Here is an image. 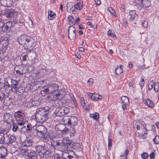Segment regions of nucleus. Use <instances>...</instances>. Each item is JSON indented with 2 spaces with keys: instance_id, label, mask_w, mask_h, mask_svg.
<instances>
[{
  "instance_id": "1",
  "label": "nucleus",
  "mask_w": 159,
  "mask_h": 159,
  "mask_svg": "<svg viewBox=\"0 0 159 159\" xmlns=\"http://www.w3.org/2000/svg\"><path fill=\"white\" fill-rule=\"evenodd\" d=\"M62 148L64 150L62 153L63 158L65 159H76L75 155L73 151L74 145L71 141L66 138H64L61 142Z\"/></svg>"
},
{
  "instance_id": "2",
  "label": "nucleus",
  "mask_w": 159,
  "mask_h": 159,
  "mask_svg": "<svg viewBox=\"0 0 159 159\" xmlns=\"http://www.w3.org/2000/svg\"><path fill=\"white\" fill-rule=\"evenodd\" d=\"M48 113V107L39 108L37 110L35 113V117L37 121L43 123L46 120V116Z\"/></svg>"
},
{
  "instance_id": "3",
  "label": "nucleus",
  "mask_w": 159,
  "mask_h": 159,
  "mask_svg": "<svg viewBox=\"0 0 159 159\" xmlns=\"http://www.w3.org/2000/svg\"><path fill=\"white\" fill-rule=\"evenodd\" d=\"M35 148L37 152L41 157H42L44 155H48L51 152L50 149L47 148L45 145H37L35 146Z\"/></svg>"
},
{
  "instance_id": "4",
  "label": "nucleus",
  "mask_w": 159,
  "mask_h": 159,
  "mask_svg": "<svg viewBox=\"0 0 159 159\" xmlns=\"http://www.w3.org/2000/svg\"><path fill=\"white\" fill-rule=\"evenodd\" d=\"M53 96H48L50 101H54L55 100H60L62 99L66 94V92L64 89H61L60 90H57L55 93H53Z\"/></svg>"
},
{
  "instance_id": "5",
  "label": "nucleus",
  "mask_w": 159,
  "mask_h": 159,
  "mask_svg": "<svg viewBox=\"0 0 159 159\" xmlns=\"http://www.w3.org/2000/svg\"><path fill=\"white\" fill-rule=\"evenodd\" d=\"M34 129L37 131L38 135L40 138H45L47 129L45 127L42 125H36L34 127Z\"/></svg>"
},
{
  "instance_id": "6",
  "label": "nucleus",
  "mask_w": 159,
  "mask_h": 159,
  "mask_svg": "<svg viewBox=\"0 0 159 159\" xmlns=\"http://www.w3.org/2000/svg\"><path fill=\"white\" fill-rule=\"evenodd\" d=\"M36 44L35 41L32 38L25 44L24 45L23 47L25 49L27 50L26 53H30L33 51Z\"/></svg>"
},
{
  "instance_id": "7",
  "label": "nucleus",
  "mask_w": 159,
  "mask_h": 159,
  "mask_svg": "<svg viewBox=\"0 0 159 159\" xmlns=\"http://www.w3.org/2000/svg\"><path fill=\"white\" fill-rule=\"evenodd\" d=\"M69 111V108L67 107H58L56 108L54 112V114L57 116H62L68 113Z\"/></svg>"
},
{
  "instance_id": "8",
  "label": "nucleus",
  "mask_w": 159,
  "mask_h": 159,
  "mask_svg": "<svg viewBox=\"0 0 159 159\" xmlns=\"http://www.w3.org/2000/svg\"><path fill=\"white\" fill-rule=\"evenodd\" d=\"M32 38L25 34H23L17 37V41L20 44L24 46V45L27 43Z\"/></svg>"
},
{
  "instance_id": "9",
  "label": "nucleus",
  "mask_w": 159,
  "mask_h": 159,
  "mask_svg": "<svg viewBox=\"0 0 159 159\" xmlns=\"http://www.w3.org/2000/svg\"><path fill=\"white\" fill-rule=\"evenodd\" d=\"M129 21L132 24H136L138 19V16L134 10L130 11L129 12V15L128 16Z\"/></svg>"
},
{
  "instance_id": "10",
  "label": "nucleus",
  "mask_w": 159,
  "mask_h": 159,
  "mask_svg": "<svg viewBox=\"0 0 159 159\" xmlns=\"http://www.w3.org/2000/svg\"><path fill=\"white\" fill-rule=\"evenodd\" d=\"M4 15L7 18H14L18 14V12L15 9H7L4 11Z\"/></svg>"
},
{
  "instance_id": "11",
  "label": "nucleus",
  "mask_w": 159,
  "mask_h": 159,
  "mask_svg": "<svg viewBox=\"0 0 159 159\" xmlns=\"http://www.w3.org/2000/svg\"><path fill=\"white\" fill-rule=\"evenodd\" d=\"M12 27L13 26L11 24V20L8 21L0 27V30L1 29L2 31L6 32L7 31L10 30Z\"/></svg>"
},
{
  "instance_id": "12",
  "label": "nucleus",
  "mask_w": 159,
  "mask_h": 159,
  "mask_svg": "<svg viewBox=\"0 0 159 159\" xmlns=\"http://www.w3.org/2000/svg\"><path fill=\"white\" fill-rule=\"evenodd\" d=\"M14 115L9 113H5L3 115L4 120L6 122L10 124L11 122H13Z\"/></svg>"
},
{
  "instance_id": "13",
  "label": "nucleus",
  "mask_w": 159,
  "mask_h": 159,
  "mask_svg": "<svg viewBox=\"0 0 159 159\" xmlns=\"http://www.w3.org/2000/svg\"><path fill=\"white\" fill-rule=\"evenodd\" d=\"M58 86L55 83H52L49 84L47 88V90L48 91L49 93H55L58 89Z\"/></svg>"
},
{
  "instance_id": "14",
  "label": "nucleus",
  "mask_w": 159,
  "mask_h": 159,
  "mask_svg": "<svg viewBox=\"0 0 159 159\" xmlns=\"http://www.w3.org/2000/svg\"><path fill=\"white\" fill-rule=\"evenodd\" d=\"M24 115L22 111H18L15 113L14 117L16 120L17 122L24 121Z\"/></svg>"
},
{
  "instance_id": "15",
  "label": "nucleus",
  "mask_w": 159,
  "mask_h": 159,
  "mask_svg": "<svg viewBox=\"0 0 159 159\" xmlns=\"http://www.w3.org/2000/svg\"><path fill=\"white\" fill-rule=\"evenodd\" d=\"M6 39L2 40L0 43V50L2 52H5L8 45V39L7 38Z\"/></svg>"
},
{
  "instance_id": "16",
  "label": "nucleus",
  "mask_w": 159,
  "mask_h": 159,
  "mask_svg": "<svg viewBox=\"0 0 159 159\" xmlns=\"http://www.w3.org/2000/svg\"><path fill=\"white\" fill-rule=\"evenodd\" d=\"M24 20L23 17L20 16L19 17L16 16L12 21L11 20V24L13 27L18 24H22L24 23Z\"/></svg>"
},
{
  "instance_id": "17",
  "label": "nucleus",
  "mask_w": 159,
  "mask_h": 159,
  "mask_svg": "<svg viewBox=\"0 0 159 159\" xmlns=\"http://www.w3.org/2000/svg\"><path fill=\"white\" fill-rule=\"evenodd\" d=\"M11 85H10V87H9L10 89L9 90H11L13 92V89H14V90H15L18 87L19 81L18 80H16L12 79H11Z\"/></svg>"
},
{
  "instance_id": "18",
  "label": "nucleus",
  "mask_w": 159,
  "mask_h": 159,
  "mask_svg": "<svg viewBox=\"0 0 159 159\" xmlns=\"http://www.w3.org/2000/svg\"><path fill=\"white\" fill-rule=\"evenodd\" d=\"M87 95L89 96L90 98L93 100L97 101L101 99L102 98L101 95L96 93H88Z\"/></svg>"
},
{
  "instance_id": "19",
  "label": "nucleus",
  "mask_w": 159,
  "mask_h": 159,
  "mask_svg": "<svg viewBox=\"0 0 159 159\" xmlns=\"http://www.w3.org/2000/svg\"><path fill=\"white\" fill-rule=\"evenodd\" d=\"M24 152L26 153L27 152L28 154L26 159H37V155L35 152H30L29 153L28 151L26 149H25Z\"/></svg>"
},
{
  "instance_id": "20",
  "label": "nucleus",
  "mask_w": 159,
  "mask_h": 159,
  "mask_svg": "<svg viewBox=\"0 0 159 159\" xmlns=\"http://www.w3.org/2000/svg\"><path fill=\"white\" fill-rule=\"evenodd\" d=\"M16 139L15 136L14 135L8 136L7 137V143L8 145L11 144L12 143L15 142Z\"/></svg>"
},
{
  "instance_id": "21",
  "label": "nucleus",
  "mask_w": 159,
  "mask_h": 159,
  "mask_svg": "<svg viewBox=\"0 0 159 159\" xmlns=\"http://www.w3.org/2000/svg\"><path fill=\"white\" fill-rule=\"evenodd\" d=\"M78 120L75 116H70V125L72 126L76 125L78 122Z\"/></svg>"
},
{
  "instance_id": "22",
  "label": "nucleus",
  "mask_w": 159,
  "mask_h": 159,
  "mask_svg": "<svg viewBox=\"0 0 159 159\" xmlns=\"http://www.w3.org/2000/svg\"><path fill=\"white\" fill-rule=\"evenodd\" d=\"M10 87V84H9L7 81L0 83V89L5 88L6 90V89H9Z\"/></svg>"
},
{
  "instance_id": "23",
  "label": "nucleus",
  "mask_w": 159,
  "mask_h": 159,
  "mask_svg": "<svg viewBox=\"0 0 159 159\" xmlns=\"http://www.w3.org/2000/svg\"><path fill=\"white\" fill-rule=\"evenodd\" d=\"M24 88L22 87H18L17 88V89H16L13 92L17 94H18L19 95H21L24 93Z\"/></svg>"
},
{
  "instance_id": "24",
  "label": "nucleus",
  "mask_w": 159,
  "mask_h": 159,
  "mask_svg": "<svg viewBox=\"0 0 159 159\" xmlns=\"http://www.w3.org/2000/svg\"><path fill=\"white\" fill-rule=\"evenodd\" d=\"M141 3L143 7L146 8L148 7L151 5L150 0H143Z\"/></svg>"
},
{
  "instance_id": "25",
  "label": "nucleus",
  "mask_w": 159,
  "mask_h": 159,
  "mask_svg": "<svg viewBox=\"0 0 159 159\" xmlns=\"http://www.w3.org/2000/svg\"><path fill=\"white\" fill-rule=\"evenodd\" d=\"M28 105L27 106L28 107H33L34 106H36L35 104L38 105L40 104V102L37 101H32L30 100L29 102H28Z\"/></svg>"
},
{
  "instance_id": "26",
  "label": "nucleus",
  "mask_w": 159,
  "mask_h": 159,
  "mask_svg": "<svg viewBox=\"0 0 159 159\" xmlns=\"http://www.w3.org/2000/svg\"><path fill=\"white\" fill-rule=\"evenodd\" d=\"M33 141L31 139H26L25 142L24 144H23V147H31Z\"/></svg>"
},
{
  "instance_id": "27",
  "label": "nucleus",
  "mask_w": 159,
  "mask_h": 159,
  "mask_svg": "<svg viewBox=\"0 0 159 159\" xmlns=\"http://www.w3.org/2000/svg\"><path fill=\"white\" fill-rule=\"evenodd\" d=\"M121 103L126 105H128L129 103V99L126 96H123L121 97Z\"/></svg>"
},
{
  "instance_id": "28",
  "label": "nucleus",
  "mask_w": 159,
  "mask_h": 159,
  "mask_svg": "<svg viewBox=\"0 0 159 159\" xmlns=\"http://www.w3.org/2000/svg\"><path fill=\"white\" fill-rule=\"evenodd\" d=\"M146 105L150 107H152L154 106V104L153 101L149 99H147L145 102Z\"/></svg>"
},
{
  "instance_id": "29",
  "label": "nucleus",
  "mask_w": 159,
  "mask_h": 159,
  "mask_svg": "<svg viewBox=\"0 0 159 159\" xmlns=\"http://www.w3.org/2000/svg\"><path fill=\"white\" fill-rule=\"evenodd\" d=\"M48 13V18L50 20H52L56 16V14L52 11H49Z\"/></svg>"
},
{
  "instance_id": "30",
  "label": "nucleus",
  "mask_w": 159,
  "mask_h": 159,
  "mask_svg": "<svg viewBox=\"0 0 159 159\" xmlns=\"http://www.w3.org/2000/svg\"><path fill=\"white\" fill-rule=\"evenodd\" d=\"M122 66L120 65L119 67L117 66L115 69V72L116 75H119L121 73H122L123 70L122 68Z\"/></svg>"
},
{
  "instance_id": "31",
  "label": "nucleus",
  "mask_w": 159,
  "mask_h": 159,
  "mask_svg": "<svg viewBox=\"0 0 159 159\" xmlns=\"http://www.w3.org/2000/svg\"><path fill=\"white\" fill-rule=\"evenodd\" d=\"M99 113L98 112H95L93 114H91L89 115V117L92 118L93 119L97 120L99 118Z\"/></svg>"
},
{
  "instance_id": "32",
  "label": "nucleus",
  "mask_w": 159,
  "mask_h": 159,
  "mask_svg": "<svg viewBox=\"0 0 159 159\" xmlns=\"http://www.w3.org/2000/svg\"><path fill=\"white\" fill-rule=\"evenodd\" d=\"M63 120L65 125H70V117L65 116L63 118Z\"/></svg>"
},
{
  "instance_id": "33",
  "label": "nucleus",
  "mask_w": 159,
  "mask_h": 159,
  "mask_svg": "<svg viewBox=\"0 0 159 159\" xmlns=\"http://www.w3.org/2000/svg\"><path fill=\"white\" fill-rule=\"evenodd\" d=\"M70 36H69V35H68V37L69 39L70 40H73L74 39L76 36V30L74 31H72L71 32H70Z\"/></svg>"
},
{
  "instance_id": "34",
  "label": "nucleus",
  "mask_w": 159,
  "mask_h": 159,
  "mask_svg": "<svg viewBox=\"0 0 159 159\" xmlns=\"http://www.w3.org/2000/svg\"><path fill=\"white\" fill-rule=\"evenodd\" d=\"M67 10L68 12H70L73 6V3L71 2H68L66 4Z\"/></svg>"
},
{
  "instance_id": "35",
  "label": "nucleus",
  "mask_w": 159,
  "mask_h": 159,
  "mask_svg": "<svg viewBox=\"0 0 159 159\" xmlns=\"http://www.w3.org/2000/svg\"><path fill=\"white\" fill-rule=\"evenodd\" d=\"M2 152L1 154V157H4L7 155V149L6 148H3L1 149Z\"/></svg>"
},
{
  "instance_id": "36",
  "label": "nucleus",
  "mask_w": 159,
  "mask_h": 159,
  "mask_svg": "<svg viewBox=\"0 0 159 159\" xmlns=\"http://www.w3.org/2000/svg\"><path fill=\"white\" fill-rule=\"evenodd\" d=\"M26 132L28 133H30L32 131V125L30 124H28L26 126Z\"/></svg>"
},
{
  "instance_id": "37",
  "label": "nucleus",
  "mask_w": 159,
  "mask_h": 159,
  "mask_svg": "<svg viewBox=\"0 0 159 159\" xmlns=\"http://www.w3.org/2000/svg\"><path fill=\"white\" fill-rule=\"evenodd\" d=\"M68 21L70 24H72L74 25V22L75 19L71 16H69L68 18Z\"/></svg>"
},
{
  "instance_id": "38",
  "label": "nucleus",
  "mask_w": 159,
  "mask_h": 159,
  "mask_svg": "<svg viewBox=\"0 0 159 159\" xmlns=\"http://www.w3.org/2000/svg\"><path fill=\"white\" fill-rule=\"evenodd\" d=\"M154 89L156 92H157L159 90V83L158 82H155L154 84Z\"/></svg>"
},
{
  "instance_id": "39",
  "label": "nucleus",
  "mask_w": 159,
  "mask_h": 159,
  "mask_svg": "<svg viewBox=\"0 0 159 159\" xmlns=\"http://www.w3.org/2000/svg\"><path fill=\"white\" fill-rule=\"evenodd\" d=\"M6 98V95L4 93L0 91V101L1 102L4 101Z\"/></svg>"
},
{
  "instance_id": "40",
  "label": "nucleus",
  "mask_w": 159,
  "mask_h": 159,
  "mask_svg": "<svg viewBox=\"0 0 159 159\" xmlns=\"http://www.w3.org/2000/svg\"><path fill=\"white\" fill-rule=\"evenodd\" d=\"M8 132V131L6 129H3L2 128H0V134H2L3 135V136H4L5 134H7Z\"/></svg>"
},
{
  "instance_id": "41",
  "label": "nucleus",
  "mask_w": 159,
  "mask_h": 159,
  "mask_svg": "<svg viewBox=\"0 0 159 159\" xmlns=\"http://www.w3.org/2000/svg\"><path fill=\"white\" fill-rule=\"evenodd\" d=\"M76 30L75 29L74 27L73 26H70L69 27L68 31V34L70 35V32H71Z\"/></svg>"
},
{
  "instance_id": "42",
  "label": "nucleus",
  "mask_w": 159,
  "mask_h": 159,
  "mask_svg": "<svg viewBox=\"0 0 159 159\" xmlns=\"http://www.w3.org/2000/svg\"><path fill=\"white\" fill-rule=\"evenodd\" d=\"M58 129L59 131H63L65 129V125L62 124L57 125Z\"/></svg>"
},
{
  "instance_id": "43",
  "label": "nucleus",
  "mask_w": 159,
  "mask_h": 159,
  "mask_svg": "<svg viewBox=\"0 0 159 159\" xmlns=\"http://www.w3.org/2000/svg\"><path fill=\"white\" fill-rule=\"evenodd\" d=\"M40 93L43 96H45L46 94L49 93L48 91L47 90V88L41 90L40 92Z\"/></svg>"
},
{
  "instance_id": "44",
  "label": "nucleus",
  "mask_w": 159,
  "mask_h": 159,
  "mask_svg": "<svg viewBox=\"0 0 159 159\" xmlns=\"http://www.w3.org/2000/svg\"><path fill=\"white\" fill-rule=\"evenodd\" d=\"M153 141L156 144H159V136L158 135L156 136L153 139Z\"/></svg>"
},
{
  "instance_id": "45",
  "label": "nucleus",
  "mask_w": 159,
  "mask_h": 159,
  "mask_svg": "<svg viewBox=\"0 0 159 159\" xmlns=\"http://www.w3.org/2000/svg\"><path fill=\"white\" fill-rule=\"evenodd\" d=\"M70 135L71 136H74L76 133L74 127H70Z\"/></svg>"
},
{
  "instance_id": "46",
  "label": "nucleus",
  "mask_w": 159,
  "mask_h": 159,
  "mask_svg": "<svg viewBox=\"0 0 159 159\" xmlns=\"http://www.w3.org/2000/svg\"><path fill=\"white\" fill-rule=\"evenodd\" d=\"M154 82H153L152 80L150 81L148 86V89L149 90L152 89L153 86H154Z\"/></svg>"
},
{
  "instance_id": "47",
  "label": "nucleus",
  "mask_w": 159,
  "mask_h": 159,
  "mask_svg": "<svg viewBox=\"0 0 159 159\" xmlns=\"http://www.w3.org/2000/svg\"><path fill=\"white\" fill-rule=\"evenodd\" d=\"M149 157V154L148 153L144 152L141 154V157L143 159H146Z\"/></svg>"
},
{
  "instance_id": "48",
  "label": "nucleus",
  "mask_w": 159,
  "mask_h": 159,
  "mask_svg": "<svg viewBox=\"0 0 159 159\" xmlns=\"http://www.w3.org/2000/svg\"><path fill=\"white\" fill-rule=\"evenodd\" d=\"M19 128L17 124L16 123H13L12 129L14 132H16Z\"/></svg>"
},
{
  "instance_id": "49",
  "label": "nucleus",
  "mask_w": 159,
  "mask_h": 159,
  "mask_svg": "<svg viewBox=\"0 0 159 159\" xmlns=\"http://www.w3.org/2000/svg\"><path fill=\"white\" fill-rule=\"evenodd\" d=\"M108 149L109 150L111 149L112 144V140L111 139L108 138Z\"/></svg>"
},
{
  "instance_id": "50",
  "label": "nucleus",
  "mask_w": 159,
  "mask_h": 159,
  "mask_svg": "<svg viewBox=\"0 0 159 159\" xmlns=\"http://www.w3.org/2000/svg\"><path fill=\"white\" fill-rule=\"evenodd\" d=\"M26 128V126L24 125L23 127L20 128V132L22 133L26 132L27 130Z\"/></svg>"
},
{
  "instance_id": "51",
  "label": "nucleus",
  "mask_w": 159,
  "mask_h": 159,
  "mask_svg": "<svg viewBox=\"0 0 159 159\" xmlns=\"http://www.w3.org/2000/svg\"><path fill=\"white\" fill-rule=\"evenodd\" d=\"M52 144L53 145V146H60L61 144V143L59 142V141H53V143H52Z\"/></svg>"
},
{
  "instance_id": "52",
  "label": "nucleus",
  "mask_w": 159,
  "mask_h": 159,
  "mask_svg": "<svg viewBox=\"0 0 159 159\" xmlns=\"http://www.w3.org/2000/svg\"><path fill=\"white\" fill-rule=\"evenodd\" d=\"M142 25L143 27L146 28L148 26V22L145 20H143L142 22Z\"/></svg>"
},
{
  "instance_id": "53",
  "label": "nucleus",
  "mask_w": 159,
  "mask_h": 159,
  "mask_svg": "<svg viewBox=\"0 0 159 159\" xmlns=\"http://www.w3.org/2000/svg\"><path fill=\"white\" fill-rule=\"evenodd\" d=\"M54 159H61V157L60 155L58 153L54 154Z\"/></svg>"
},
{
  "instance_id": "54",
  "label": "nucleus",
  "mask_w": 159,
  "mask_h": 159,
  "mask_svg": "<svg viewBox=\"0 0 159 159\" xmlns=\"http://www.w3.org/2000/svg\"><path fill=\"white\" fill-rule=\"evenodd\" d=\"M6 100L5 99V100L3 101V102L5 105L7 106L9 105L10 104L11 101L10 100H7V101L6 102Z\"/></svg>"
},
{
  "instance_id": "55",
  "label": "nucleus",
  "mask_w": 159,
  "mask_h": 159,
  "mask_svg": "<svg viewBox=\"0 0 159 159\" xmlns=\"http://www.w3.org/2000/svg\"><path fill=\"white\" fill-rule=\"evenodd\" d=\"M80 103L81 105L84 107V106H85V101L83 98H81Z\"/></svg>"
},
{
  "instance_id": "56",
  "label": "nucleus",
  "mask_w": 159,
  "mask_h": 159,
  "mask_svg": "<svg viewBox=\"0 0 159 159\" xmlns=\"http://www.w3.org/2000/svg\"><path fill=\"white\" fill-rule=\"evenodd\" d=\"M20 59L22 61H25L27 60V55L25 54L20 57Z\"/></svg>"
},
{
  "instance_id": "57",
  "label": "nucleus",
  "mask_w": 159,
  "mask_h": 159,
  "mask_svg": "<svg viewBox=\"0 0 159 159\" xmlns=\"http://www.w3.org/2000/svg\"><path fill=\"white\" fill-rule=\"evenodd\" d=\"M108 10L109 11L111 14H113L115 13V11L111 7H109L108 8Z\"/></svg>"
},
{
  "instance_id": "58",
  "label": "nucleus",
  "mask_w": 159,
  "mask_h": 159,
  "mask_svg": "<svg viewBox=\"0 0 159 159\" xmlns=\"http://www.w3.org/2000/svg\"><path fill=\"white\" fill-rule=\"evenodd\" d=\"M25 122L24 121H20L17 122V125L20 126L24 125Z\"/></svg>"
},
{
  "instance_id": "59",
  "label": "nucleus",
  "mask_w": 159,
  "mask_h": 159,
  "mask_svg": "<svg viewBox=\"0 0 159 159\" xmlns=\"http://www.w3.org/2000/svg\"><path fill=\"white\" fill-rule=\"evenodd\" d=\"M78 5L79 7V10H81L83 7V2L80 1V2H78Z\"/></svg>"
},
{
  "instance_id": "60",
  "label": "nucleus",
  "mask_w": 159,
  "mask_h": 159,
  "mask_svg": "<svg viewBox=\"0 0 159 159\" xmlns=\"http://www.w3.org/2000/svg\"><path fill=\"white\" fill-rule=\"evenodd\" d=\"M145 82L144 81V79H142V81L140 82L139 83V85L141 86V87H143L144 85Z\"/></svg>"
},
{
  "instance_id": "61",
  "label": "nucleus",
  "mask_w": 159,
  "mask_h": 159,
  "mask_svg": "<svg viewBox=\"0 0 159 159\" xmlns=\"http://www.w3.org/2000/svg\"><path fill=\"white\" fill-rule=\"evenodd\" d=\"M155 153L153 152H152L150 154V157L151 159H154Z\"/></svg>"
},
{
  "instance_id": "62",
  "label": "nucleus",
  "mask_w": 159,
  "mask_h": 159,
  "mask_svg": "<svg viewBox=\"0 0 159 159\" xmlns=\"http://www.w3.org/2000/svg\"><path fill=\"white\" fill-rule=\"evenodd\" d=\"M126 104H123L122 105V108L124 111H126L127 110V108L126 106Z\"/></svg>"
},
{
  "instance_id": "63",
  "label": "nucleus",
  "mask_w": 159,
  "mask_h": 159,
  "mask_svg": "<svg viewBox=\"0 0 159 159\" xmlns=\"http://www.w3.org/2000/svg\"><path fill=\"white\" fill-rule=\"evenodd\" d=\"M95 3L97 5H99L101 4V1L100 0H95Z\"/></svg>"
},
{
  "instance_id": "64",
  "label": "nucleus",
  "mask_w": 159,
  "mask_h": 159,
  "mask_svg": "<svg viewBox=\"0 0 159 159\" xmlns=\"http://www.w3.org/2000/svg\"><path fill=\"white\" fill-rule=\"evenodd\" d=\"M93 80L92 78L89 79L88 81L87 82L90 83V84H92L93 83Z\"/></svg>"
}]
</instances>
